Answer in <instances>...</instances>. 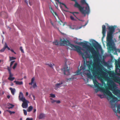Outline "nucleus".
<instances>
[{
	"instance_id": "1",
	"label": "nucleus",
	"mask_w": 120,
	"mask_h": 120,
	"mask_svg": "<svg viewBox=\"0 0 120 120\" xmlns=\"http://www.w3.org/2000/svg\"><path fill=\"white\" fill-rule=\"evenodd\" d=\"M85 43L83 42H76L75 43L78 45H82L84 47L87 48L91 52L92 56L90 55L87 51H85L84 53H86V55H85L84 53L82 52L81 51L82 49L79 46L71 44L70 42L68 40H63L62 39L60 38V41L59 42L60 46H65V45L69 46L72 48L74 50L76 51L79 54H81L82 58L84 60V64H85L86 61V64L89 70H86V67L85 66H83L81 65L79 69L76 72V74L78 75L82 73H84L87 75V77L90 79H92L93 78V76L91 75L90 70L91 71L93 76L94 77L97 76L98 78L100 79L104 78L103 74L104 72L102 70V68L103 67L100 64L98 67V68L97 70H95L92 68V63L90 61H86V59L87 58H91L93 57L94 58V62H101V60L99 59L98 58L95 57L97 56L99 54V52L98 50H95L92 47H90V46L87 45V42L85 41Z\"/></svg>"
},
{
	"instance_id": "2",
	"label": "nucleus",
	"mask_w": 120,
	"mask_h": 120,
	"mask_svg": "<svg viewBox=\"0 0 120 120\" xmlns=\"http://www.w3.org/2000/svg\"><path fill=\"white\" fill-rule=\"evenodd\" d=\"M109 31L108 32L107 37V46L109 48H111L112 46V36L115 29V27L113 26H109L108 28Z\"/></svg>"
},
{
	"instance_id": "3",
	"label": "nucleus",
	"mask_w": 120,
	"mask_h": 120,
	"mask_svg": "<svg viewBox=\"0 0 120 120\" xmlns=\"http://www.w3.org/2000/svg\"><path fill=\"white\" fill-rule=\"evenodd\" d=\"M100 90L103 92L105 94H106L110 99L112 98L111 101L115 102L117 101V98L115 96L113 95L112 93L108 90L105 88L103 87H101L100 88Z\"/></svg>"
},
{
	"instance_id": "4",
	"label": "nucleus",
	"mask_w": 120,
	"mask_h": 120,
	"mask_svg": "<svg viewBox=\"0 0 120 120\" xmlns=\"http://www.w3.org/2000/svg\"><path fill=\"white\" fill-rule=\"evenodd\" d=\"M80 2L82 4H86V6L85 7V10H84V7H82L83 9L82 11H80L82 14L85 15H86V14L89 15L90 13V10L88 4L86 2L85 0H81Z\"/></svg>"
},
{
	"instance_id": "5",
	"label": "nucleus",
	"mask_w": 120,
	"mask_h": 120,
	"mask_svg": "<svg viewBox=\"0 0 120 120\" xmlns=\"http://www.w3.org/2000/svg\"><path fill=\"white\" fill-rule=\"evenodd\" d=\"M19 100L23 102L22 106L23 108H26L28 107V103H29V102L26 100L24 97L23 93L21 92L19 93Z\"/></svg>"
},
{
	"instance_id": "6",
	"label": "nucleus",
	"mask_w": 120,
	"mask_h": 120,
	"mask_svg": "<svg viewBox=\"0 0 120 120\" xmlns=\"http://www.w3.org/2000/svg\"><path fill=\"white\" fill-rule=\"evenodd\" d=\"M64 73V75H70L69 68L65 64L63 68Z\"/></svg>"
},
{
	"instance_id": "7",
	"label": "nucleus",
	"mask_w": 120,
	"mask_h": 120,
	"mask_svg": "<svg viewBox=\"0 0 120 120\" xmlns=\"http://www.w3.org/2000/svg\"><path fill=\"white\" fill-rule=\"evenodd\" d=\"M93 45L97 50L98 49H100L101 48V46L96 41V43L93 44Z\"/></svg>"
},
{
	"instance_id": "8",
	"label": "nucleus",
	"mask_w": 120,
	"mask_h": 120,
	"mask_svg": "<svg viewBox=\"0 0 120 120\" xmlns=\"http://www.w3.org/2000/svg\"><path fill=\"white\" fill-rule=\"evenodd\" d=\"M102 34H103L102 38H103L105 36L106 33V26L105 25H103L102 26Z\"/></svg>"
},
{
	"instance_id": "9",
	"label": "nucleus",
	"mask_w": 120,
	"mask_h": 120,
	"mask_svg": "<svg viewBox=\"0 0 120 120\" xmlns=\"http://www.w3.org/2000/svg\"><path fill=\"white\" fill-rule=\"evenodd\" d=\"M63 84V83L62 82H61L60 83H57L56 84L55 86V89L56 90L60 87L61 86H61V85Z\"/></svg>"
},
{
	"instance_id": "10",
	"label": "nucleus",
	"mask_w": 120,
	"mask_h": 120,
	"mask_svg": "<svg viewBox=\"0 0 120 120\" xmlns=\"http://www.w3.org/2000/svg\"><path fill=\"white\" fill-rule=\"evenodd\" d=\"M93 82L94 85L95 87L97 88H98L99 87L98 84V83L96 79L94 80Z\"/></svg>"
},
{
	"instance_id": "11",
	"label": "nucleus",
	"mask_w": 120,
	"mask_h": 120,
	"mask_svg": "<svg viewBox=\"0 0 120 120\" xmlns=\"http://www.w3.org/2000/svg\"><path fill=\"white\" fill-rule=\"evenodd\" d=\"M10 90H11L12 94L13 95H14L15 91V88H10Z\"/></svg>"
},
{
	"instance_id": "12",
	"label": "nucleus",
	"mask_w": 120,
	"mask_h": 120,
	"mask_svg": "<svg viewBox=\"0 0 120 120\" xmlns=\"http://www.w3.org/2000/svg\"><path fill=\"white\" fill-rule=\"evenodd\" d=\"M45 116V115L44 114L41 113L39 115L38 117L39 119H40L44 118Z\"/></svg>"
},
{
	"instance_id": "13",
	"label": "nucleus",
	"mask_w": 120,
	"mask_h": 120,
	"mask_svg": "<svg viewBox=\"0 0 120 120\" xmlns=\"http://www.w3.org/2000/svg\"><path fill=\"white\" fill-rule=\"evenodd\" d=\"M8 106V109H12L14 106V105L11 104L10 103H8L7 104Z\"/></svg>"
},
{
	"instance_id": "14",
	"label": "nucleus",
	"mask_w": 120,
	"mask_h": 120,
	"mask_svg": "<svg viewBox=\"0 0 120 120\" xmlns=\"http://www.w3.org/2000/svg\"><path fill=\"white\" fill-rule=\"evenodd\" d=\"M14 82H15V84L16 85H21L23 83V82L22 81L19 82V81H15Z\"/></svg>"
},
{
	"instance_id": "15",
	"label": "nucleus",
	"mask_w": 120,
	"mask_h": 120,
	"mask_svg": "<svg viewBox=\"0 0 120 120\" xmlns=\"http://www.w3.org/2000/svg\"><path fill=\"white\" fill-rule=\"evenodd\" d=\"M33 109V107L31 106H30L29 107L28 109H27V111L28 112H30Z\"/></svg>"
},
{
	"instance_id": "16",
	"label": "nucleus",
	"mask_w": 120,
	"mask_h": 120,
	"mask_svg": "<svg viewBox=\"0 0 120 120\" xmlns=\"http://www.w3.org/2000/svg\"><path fill=\"white\" fill-rule=\"evenodd\" d=\"M59 43L57 40H55L53 42V45H59Z\"/></svg>"
},
{
	"instance_id": "17",
	"label": "nucleus",
	"mask_w": 120,
	"mask_h": 120,
	"mask_svg": "<svg viewBox=\"0 0 120 120\" xmlns=\"http://www.w3.org/2000/svg\"><path fill=\"white\" fill-rule=\"evenodd\" d=\"M34 78L33 77L31 79V82L29 83V84L30 85H32V84L34 83Z\"/></svg>"
},
{
	"instance_id": "18",
	"label": "nucleus",
	"mask_w": 120,
	"mask_h": 120,
	"mask_svg": "<svg viewBox=\"0 0 120 120\" xmlns=\"http://www.w3.org/2000/svg\"><path fill=\"white\" fill-rule=\"evenodd\" d=\"M47 65H48L50 67H51L52 68H53L52 66L54 65V64H51V63H48L47 64Z\"/></svg>"
},
{
	"instance_id": "19",
	"label": "nucleus",
	"mask_w": 120,
	"mask_h": 120,
	"mask_svg": "<svg viewBox=\"0 0 120 120\" xmlns=\"http://www.w3.org/2000/svg\"><path fill=\"white\" fill-rule=\"evenodd\" d=\"M49 8L51 12L53 14V15H54V11L52 8L51 7H50Z\"/></svg>"
},
{
	"instance_id": "20",
	"label": "nucleus",
	"mask_w": 120,
	"mask_h": 120,
	"mask_svg": "<svg viewBox=\"0 0 120 120\" xmlns=\"http://www.w3.org/2000/svg\"><path fill=\"white\" fill-rule=\"evenodd\" d=\"M117 111L118 113L120 114V105L118 106Z\"/></svg>"
},
{
	"instance_id": "21",
	"label": "nucleus",
	"mask_w": 120,
	"mask_h": 120,
	"mask_svg": "<svg viewBox=\"0 0 120 120\" xmlns=\"http://www.w3.org/2000/svg\"><path fill=\"white\" fill-rule=\"evenodd\" d=\"M14 77H9L8 78V79L11 81H13L15 79Z\"/></svg>"
},
{
	"instance_id": "22",
	"label": "nucleus",
	"mask_w": 120,
	"mask_h": 120,
	"mask_svg": "<svg viewBox=\"0 0 120 120\" xmlns=\"http://www.w3.org/2000/svg\"><path fill=\"white\" fill-rule=\"evenodd\" d=\"M59 3L60 4H61L64 5L65 8H66L67 9H68L66 6L63 3H61V2H59Z\"/></svg>"
},
{
	"instance_id": "23",
	"label": "nucleus",
	"mask_w": 120,
	"mask_h": 120,
	"mask_svg": "<svg viewBox=\"0 0 120 120\" xmlns=\"http://www.w3.org/2000/svg\"><path fill=\"white\" fill-rule=\"evenodd\" d=\"M5 49L7 48L8 50H10V49L8 46L7 44L6 43H5Z\"/></svg>"
},
{
	"instance_id": "24",
	"label": "nucleus",
	"mask_w": 120,
	"mask_h": 120,
	"mask_svg": "<svg viewBox=\"0 0 120 120\" xmlns=\"http://www.w3.org/2000/svg\"><path fill=\"white\" fill-rule=\"evenodd\" d=\"M50 23H51L52 26H53L55 28L56 27V26L55 25H54L53 23L52 22V21L51 20H50Z\"/></svg>"
},
{
	"instance_id": "25",
	"label": "nucleus",
	"mask_w": 120,
	"mask_h": 120,
	"mask_svg": "<svg viewBox=\"0 0 120 120\" xmlns=\"http://www.w3.org/2000/svg\"><path fill=\"white\" fill-rule=\"evenodd\" d=\"M16 59V58L13 57H10V60H15Z\"/></svg>"
},
{
	"instance_id": "26",
	"label": "nucleus",
	"mask_w": 120,
	"mask_h": 120,
	"mask_svg": "<svg viewBox=\"0 0 120 120\" xmlns=\"http://www.w3.org/2000/svg\"><path fill=\"white\" fill-rule=\"evenodd\" d=\"M15 61H13L11 62L10 63V67L11 68V67L12 65H13L14 62H15Z\"/></svg>"
},
{
	"instance_id": "27",
	"label": "nucleus",
	"mask_w": 120,
	"mask_h": 120,
	"mask_svg": "<svg viewBox=\"0 0 120 120\" xmlns=\"http://www.w3.org/2000/svg\"><path fill=\"white\" fill-rule=\"evenodd\" d=\"M50 97L53 98H54L55 97V96L54 94H50Z\"/></svg>"
},
{
	"instance_id": "28",
	"label": "nucleus",
	"mask_w": 120,
	"mask_h": 120,
	"mask_svg": "<svg viewBox=\"0 0 120 120\" xmlns=\"http://www.w3.org/2000/svg\"><path fill=\"white\" fill-rule=\"evenodd\" d=\"M17 65V63H15L14 64V66H13V67H12V68L14 69H15V68L16 67V66Z\"/></svg>"
},
{
	"instance_id": "29",
	"label": "nucleus",
	"mask_w": 120,
	"mask_h": 120,
	"mask_svg": "<svg viewBox=\"0 0 120 120\" xmlns=\"http://www.w3.org/2000/svg\"><path fill=\"white\" fill-rule=\"evenodd\" d=\"M23 111L24 115H27V112L24 109H23Z\"/></svg>"
},
{
	"instance_id": "30",
	"label": "nucleus",
	"mask_w": 120,
	"mask_h": 120,
	"mask_svg": "<svg viewBox=\"0 0 120 120\" xmlns=\"http://www.w3.org/2000/svg\"><path fill=\"white\" fill-rule=\"evenodd\" d=\"M8 111L9 112V113L10 114H14L15 113V112L14 111L12 112L10 110H8Z\"/></svg>"
},
{
	"instance_id": "31",
	"label": "nucleus",
	"mask_w": 120,
	"mask_h": 120,
	"mask_svg": "<svg viewBox=\"0 0 120 120\" xmlns=\"http://www.w3.org/2000/svg\"><path fill=\"white\" fill-rule=\"evenodd\" d=\"M5 49V46L3 48V49L0 50V51L1 52H3L4 51Z\"/></svg>"
},
{
	"instance_id": "32",
	"label": "nucleus",
	"mask_w": 120,
	"mask_h": 120,
	"mask_svg": "<svg viewBox=\"0 0 120 120\" xmlns=\"http://www.w3.org/2000/svg\"><path fill=\"white\" fill-rule=\"evenodd\" d=\"M37 86L36 84V82L34 83L33 86V87L34 88H35L36 87H37Z\"/></svg>"
},
{
	"instance_id": "33",
	"label": "nucleus",
	"mask_w": 120,
	"mask_h": 120,
	"mask_svg": "<svg viewBox=\"0 0 120 120\" xmlns=\"http://www.w3.org/2000/svg\"><path fill=\"white\" fill-rule=\"evenodd\" d=\"M120 63V61H115V64H119Z\"/></svg>"
},
{
	"instance_id": "34",
	"label": "nucleus",
	"mask_w": 120,
	"mask_h": 120,
	"mask_svg": "<svg viewBox=\"0 0 120 120\" xmlns=\"http://www.w3.org/2000/svg\"><path fill=\"white\" fill-rule=\"evenodd\" d=\"M50 99L51 100H52L51 101V102L52 103H53L54 102H56V100H53L52 99V98H50Z\"/></svg>"
},
{
	"instance_id": "35",
	"label": "nucleus",
	"mask_w": 120,
	"mask_h": 120,
	"mask_svg": "<svg viewBox=\"0 0 120 120\" xmlns=\"http://www.w3.org/2000/svg\"><path fill=\"white\" fill-rule=\"evenodd\" d=\"M70 18L72 20H75V19H74V17L72 16H70Z\"/></svg>"
},
{
	"instance_id": "36",
	"label": "nucleus",
	"mask_w": 120,
	"mask_h": 120,
	"mask_svg": "<svg viewBox=\"0 0 120 120\" xmlns=\"http://www.w3.org/2000/svg\"><path fill=\"white\" fill-rule=\"evenodd\" d=\"M20 49L21 51V52L23 53H24V51L23 49H22V48L21 46L20 47Z\"/></svg>"
},
{
	"instance_id": "37",
	"label": "nucleus",
	"mask_w": 120,
	"mask_h": 120,
	"mask_svg": "<svg viewBox=\"0 0 120 120\" xmlns=\"http://www.w3.org/2000/svg\"><path fill=\"white\" fill-rule=\"evenodd\" d=\"M9 73V77H12V76H13V74H11V72Z\"/></svg>"
},
{
	"instance_id": "38",
	"label": "nucleus",
	"mask_w": 120,
	"mask_h": 120,
	"mask_svg": "<svg viewBox=\"0 0 120 120\" xmlns=\"http://www.w3.org/2000/svg\"><path fill=\"white\" fill-rule=\"evenodd\" d=\"M102 62L104 63V64H105V65H107V63L106 62H105L104 61V60H103L102 61Z\"/></svg>"
},
{
	"instance_id": "39",
	"label": "nucleus",
	"mask_w": 120,
	"mask_h": 120,
	"mask_svg": "<svg viewBox=\"0 0 120 120\" xmlns=\"http://www.w3.org/2000/svg\"><path fill=\"white\" fill-rule=\"evenodd\" d=\"M33 119L32 118H27L26 120H33Z\"/></svg>"
},
{
	"instance_id": "40",
	"label": "nucleus",
	"mask_w": 120,
	"mask_h": 120,
	"mask_svg": "<svg viewBox=\"0 0 120 120\" xmlns=\"http://www.w3.org/2000/svg\"><path fill=\"white\" fill-rule=\"evenodd\" d=\"M56 102L57 103H60V101L59 100H58V101H56Z\"/></svg>"
},
{
	"instance_id": "41",
	"label": "nucleus",
	"mask_w": 120,
	"mask_h": 120,
	"mask_svg": "<svg viewBox=\"0 0 120 120\" xmlns=\"http://www.w3.org/2000/svg\"><path fill=\"white\" fill-rule=\"evenodd\" d=\"M8 70L9 73L11 72V69L9 67L8 68Z\"/></svg>"
},
{
	"instance_id": "42",
	"label": "nucleus",
	"mask_w": 120,
	"mask_h": 120,
	"mask_svg": "<svg viewBox=\"0 0 120 120\" xmlns=\"http://www.w3.org/2000/svg\"><path fill=\"white\" fill-rule=\"evenodd\" d=\"M71 13H72L73 14V15H74L75 17L77 18V17H76V15L75 14V12H71Z\"/></svg>"
},
{
	"instance_id": "43",
	"label": "nucleus",
	"mask_w": 120,
	"mask_h": 120,
	"mask_svg": "<svg viewBox=\"0 0 120 120\" xmlns=\"http://www.w3.org/2000/svg\"><path fill=\"white\" fill-rule=\"evenodd\" d=\"M54 15H55L56 16H57V13H56V12H54Z\"/></svg>"
},
{
	"instance_id": "44",
	"label": "nucleus",
	"mask_w": 120,
	"mask_h": 120,
	"mask_svg": "<svg viewBox=\"0 0 120 120\" xmlns=\"http://www.w3.org/2000/svg\"><path fill=\"white\" fill-rule=\"evenodd\" d=\"M73 79V78H69L68 79H67L68 80H72V79Z\"/></svg>"
},
{
	"instance_id": "45",
	"label": "nucleus",
	"mask_w": 120,
	"mask_h": 120,
	"mask_svg": "<svg viewBox=\"0 0 120 120\" xmlns=\"http://www.w3.org/2000/svg\"><path fill=\"white\" fill-rule=\"evenodd\" d=\"M32 96L33 97V98L34 100H35V97L34 96V95H33Z\"/></svg>"
},
{
	"instance_id": "46",
	"label": "nucleus",
	"mask_w": 120,
	"mask_h": 120,
	"mask_svg": "<svg viewBox=\"0 0 120 120\" xmlns=\"http://www.w3.org/2000/svg\"><path fill=\"white\" fill-rule=\"evenodd\" d=\"M28 95V92H26V96H27Z\"/></svg>"
},
{
	"instance_id": "47",
	"label": "nucleus",
	"mask_w": 120,
	"mask_h": 120,
	"mask_svg": "<svg viewBox=\"0 0 120 120\" xmlns=\"http://www.w3.org/2000/svg\"><path fill=\"white\" fill-rule=\"evenodd\" d=\"M7 98H10V96L9 95H8L7 96Z\"/></svg>"
},
{
	"instance_id": "48",
	"label": "nucleus",
	"mask_w": 120,
	"mask_h": 120,
	"mask_svg": "<svg viewBox=\"0 0 120 120\" xmlns=\"http://www.w3.org/2000/svg\"><path fill=\"white\" fill-rule=\"evenodd\" d=\"M10 50H11V51L12 52H14V51L13 50L11 49Z\"/></svg>"
},
{
	"instance_id": "49",
	"label": "nucleus",
	"mask_w": 120,
	"mask_h": 120,
	"mask_svg": "<svg viewBox=\"0 0 120 120\" xmlns=\"http://www.w3.org/2000/svg\"><path fill=\"white\" fill-rule=\"evenodd\" d=\"M98 95V96H99L100 97V98H101V96H102V95H101V94H99V95Z\"/></svg>"
},
{
	"instance_id": "50",
	"label": "nucleus",
	"mask_w": 120,
	"mask_h": 120,
	"mask_svg": "<svg viewBox=\"0 0 120 120\" xmlns=\"http://www.w3.org/2000/svg\"><path fill=\"white\" fill-rule=\"evenodd\" d=\"M36 111V109H34V112H35Z\"/></svg>"
},
{
	"instance_id": "51",
	"label": "nucleus",
	"mask_w": 120,
	"mask_h": 120,
	"mask_svg": "<svg viewBox=\"0 0 120 120\" xmlns=\"http://www.w3.org/2000/svg\"><path fill=\"white\" fill-rule=\"evenodd\" d=\"M27 0H25V2L27 4Z\"/></svg>"
},
{
	"instance_id": "52",
	"label": "nucleus",
	"mask_w": 120,
	"mask_h": 120,
	"mask_svg": "<svg viewBox=\"0 0 120 120\" xmlns=\"http://www.w3.org/2000/svg\"><path fill=\"white\" fill-rule=\"evenodd\" d=\"M75 13H76L77 14H78L79 13V12H75Z\"/></svg>"
},
{
	"instance_id": "53",
	"label": "nucleus",
	"mask_w": 120,
	"mask_h": 120,
	"mask_svg": "<svg viewBox=\"0 0 120 120\" xmlns=\"http://www.w3.org/2000/svg\"><path fill=\"white\" fill-rule=\"evenodd\" d=\"M56 0L59 3V2H60L59 1V0Z\"/></svg>"
},
{
	"instance_id": "54",
	"label": "nucleus",
	"mask_w": 120,
	"mask_h": 120,
	"mask_svg": "<svg viewBox=\"0 0 120 120\" xmlns=\"http://www.w3.org/2000/svg\"><path fill=\"white\" fill-rule=\"evenodd\" d=\"M1 61H3V60H0V63H1Z\"/></svg>"
},
{
	"instance_id": "55",
	"label": "nucleus",
	"mask_w": 120,
	"mask_h": 120,
	"mask_svg": "<svg viewBox=\"0 0 120 120\" xmlns=\"http://www.w3.org/2000/svg\"><path fill=\"white\" fill-rule=\"evenodd\" d=\"M29 4L30 5H32V4H31L30 2L29 3Z\"/></svg>"
},
{
	"instance_id": "56",
	"label": "nucleus",
	"mask_w": 120,
	"mask_h": 120,
	"mask_svg": "<svg viewBox=\"0 0 120 120\" xmlns=\"http://www.w3.org/2000/svg\"><path fill=\"white\" fill-rule=\"evenodd\" d=\"M3 12H1L0 14V15H1V14H2Z\"/></svg>"
},
{
	"instance_id": "57",
	"label": "nucleus",
	"mask_w": 120,
	"mask_h": 120,
	"mask_svg": "<svg viewBox=\"0 0 120 120\" xmlns=\"http://www.w3.org/2000/svg\"><path fill=\"white\" fill-rule=\"evenodd\" d=\"M60 8H61V9H62V6H61V5H60Z\"/></svg>"
},
{
	"instance_id": "58",
	"label": "nucleus",
	"mask_w": 120,
	"mask_h": 120,
	"mask_svg": "<svg viewBox=\"0 0 120 120\" xmlns=\"http://www.w3.org/2000/svg\"><path fill=\"white\" fill-rule=\"evenodd\" d=\"M13 85V83H12L11 84V85L12 86Z\"/></svg>"
},
{
	"instance_id": "59",
	"label": "nucleus",
	"mask_w": 120,
	"mask_h": 120,
	"mask_svg": "<svg viewBox=\"0 0 120 120\" xmlns=\"http://www.w3.org/2000/svg\"><path fill=\"white\" fill-rule=\"evenodd\" d=\"M14 52V54H16V53L15 52Z\"/></svg>"
},
{
	"instance_id": "60",
	"label": "nucleus",
	"mask_w": 120,
	"mask_h": 120,
	"mask_svg": "<svg viewBox=\"0 0 120 120\" xmlns=\"http://www.w3.org/2000/svg\"><path fill=\"white\" fill-rule=\"evenodd\" d=\"M1 111H0V114H1Z\"/></svg>"
},
{
	"instance_id": "61",
	"label": "nucleus",
	"mask_w": 120,
	"mask_h": 120,
	"mask_svg": "<svg viewBox=\"0 0 120 120\" xmlns=\"http://www.w3.org/2000/svg\"><path fill=\"white\" fill-rule=\"evenodd\" d=\"M20 120H22V119H20Z\"/></svg>"
},
{
	"instance_id": "62",
	"label": "nucleus",
	"mask_w": 120,
	"mask_h": 120,
	"mask_svg": "<svg viewBox=\"0 0 120 120\" xmlns=\"http://www.w3.org/2000/svg\"><path fill=\"white\" fill-rule=\"evenodd\" d=\"M70 28H71V26H70Z\"/></svg>"
},
{
	"instance_id": "63",
	"label": "nucleus",
	"mask_w": 120,
	"mask_h": 120,
	"mask_svg": "<svg viewBox=\"0 0 120 120\" xmlns=\"http://www.w3.org/2000/svg\"><path fill=\"white\" fill-rule=\"evenodd\" d=\"M3 33L4 34V32H3Z\"/></svg>"
}]
</instances>
